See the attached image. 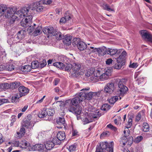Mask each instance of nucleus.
Returning a JSON list of instances; mask_svg holds the SVG:
<instances>
[{"label":"nucleus","instance_id":"nucleus-58","mask_svg":"<svg viewBox=\"0 0 152 152\" xmlns=\"http://www.w3.org/2000/svg\"><path fill=\"white\" fill-rule=\"evenodd\" d=\"M56 34L55 36H56L57 39L58 40H60L61 39V33L56 30Z\"/></svg>","mask_w":152,"mask_h":152},{"label":"nucleus","instance_id":"nucleus-39","mask_svg":"<svg viewBox=\"0 0 152 152\" xmlns=\"http://www.w3.org/2000/svg\"><path fill=\"white\" fill-rule=\"evenodd\" d=\"M110 107L111 106L109 104H105L102 105L101 109L102 110L107 111L110 109Z\"/></svg>","mask_w":152,"mask_h":152},{"label":"nucleus","instance_id":"nucleus-10","mask_svg":"<svg viewBox=\"0 0 152 152\" xmlns=\"http://www.w3.org/2000/svg\"><path fill=\"white\" fill-rule=\"evenodd\" d=\"M114 90V85L112 83H107L104 88V92L109 94L112 93Z\"/></svg>","mask_w":152,"mask_h":152},{"label":"nucleus","instance_id":"nucleus-50","mask_svg":"<svg viewBox=\"0 0 152 152\" xmlns=\"http://www.w3.org/2000/svg\"><path fill=\"white\" fill-rule=\"evenodd\" d=\"M16 119V116L15 115H13L12 116L10 119L11 123L10 124V126H12L14 124V123L15 122Z\"/></svg>","mask_w":152,"mask_h":152},{"label":"nucleus","instance_id":"nucleus-15","mask_svg":"<svg viewBox=\"0 0 152 152\" xmlns=\"http://www.w3.org/2000/svg\"><path fill=\"white\" fill-rule=\"evenodd\" d=\"M127 136L125 135L121 139L120 143L121 145H125L127 143H128V145L132 144L133 141L132 137L130 138V140H129L128 141L127 138Z\"/></svg>","mask_w":152,"mask_h":152},{"label":"nucleus","instance_id":"nucleus-57","mask_svg":"<svg viewBox=\"0 0 152 152\" xmlns=\"http://www.w3.org/2000/svg\"><path fill=\"white\" fill-rule=\"evenodd\" d=\"M107 127L115 132L117 130V129L115 127L113 126L110 124L107 125Z\"/></svg>","mask_w":152,"mask_h":152},{"label":"nucleus","instance_id":"nucleus-47","mask_svg":"<svg viewBox=\"0 0 152 152\" xmlns=\"http://www.w3.org/2000/svg\"><path fill=\"white\" fill-rule=\"evenodd\" d=\"M47 115L49 116L53 115L54 113V110L52 109H46Z\"/></svg>","mask_w":152,"mask_h":152},{"label":"nucleus","instance_id":"nucleus-36","mask_svg":"<svg viewBox=\"0 0 152 152\" xmlns=\"http://www.w3.org/2000/svg\"><path fill=\"white\" fill-rule=\"evenodd\" d=\"M40 147H42V144H36L32 146L31 149L33 151H39L40 149Z\"/></svg>","mask_w":152,"mask_h":152},{"label":"nucleus","instance_id":"nucleus-38","mask_svg":"<svg viewBox=\"0 0 152 152\" xmlns=\"http://www.w3.org/2000/svg\"><path fill=\"white\" fill-rule=\"evenodd\" d=\"M36 11L37 12H40L43 11L44 8L42 6H40V3L39 2L36 3Z\"/></svg>","mask_w":152,"mask_h":152},{"label":"nucleus","instance_id":"nucleus-12","mask_svg":"<svg viewBox=\"0 0 152 152\" xmlns=\"http://www.w3.org/2000/svg\"><path fill=\"white\" fill-rule=\"evenodd\" d=\"M26 34V31L24 30H21L18 31L16 35L14 36L16 41L19 42L24 38Z\"/></svg>","mask_w":152,"mask_h":152},{"label":"nucleus","instance_id":"nucleus-32","mask_svg":"<svg viewBox=\"0 0 152 152\" xmlns=\"http://www.w3.org/2000/svg\"><path fill=\"white\" fill-rule=\"evenodd\" d=\"M15 40L14 37L11 36H10V38L8 39L7 42L9 45H11L18 42Z\"/></svg>","mask_w":152,"mask_h":152},{"label":"nucleus","instance_id":"nucleus-48","mask_svg":"<svg viewBox=\"0 0 152 152\" xmlns=\"http://www.w3.org/2000/svg\"><path fill=\"white\" fill-rule=\"evenodd\" d=\"M61 59L62 61L63 62V63H64V64H67L68 62L69 59L68 58H67L66 56H63L61 57Z\"/></svg>","mask_w":152,"mask_h":152},{"label":"nucleus","instance_id":"nucleus-52","mask_svg":"<svg viewBox=\"0 0 152 152\" xmlns=\"http://www.w3.org/2000/svg\"><path fill=\"white\" fill-rule=\"evenodd\" d=\"M101 74L102 73L99 70L95 71L93 73L95 77L99 78Z\"/></svg>","mask_w":152,"mask_h":152},{"label":"nucleus","instance_id":"nucleus-51","mask_svg":"<svg viewBox=\"0 0 152 152\" xmlns=\"http://www.w3.org/2000/svg\"><path fill=\"white\" fill-rule=\"evenodd\" d=\"M132 124V120L131 118H128V120L127 122V124H126V127H127V128H130Z\"/></svg>","mask_w":152,"mask_h":152},{"label":"nucleus","instance_id":"nucleus-13","mask_svg":"<svg viewBox=\"0 0 152 152\" xmlns=\"http://www.w3.org/2000/svg\"><path fill=\"white\" fill-rule=\"evenodd\" d=\"M19 94L21 97L24 96L28 94L29 92V89L24 86H20L18 88Z\"/></svg>","mask_w":152,"mask_h":152},{"label":"nucleus","instance_id":"nucleus-45","mask_svg":"<svg viewBox=\"0 0 152 152\" xmlns=\"http://www.w3.org/2000/svg\"><path fill=\"white\" fill-rule=\"evenodd\" d=\"M31 66V68H37L39 66V63L37 61H34L32 62Z\"/></svg>","mask_w":152,"mask_h":152},{"label":"nucleus","instance_id":"nucleus-41","mask_svg":"<svg viewBox=\"0 0 152 152\" xmlns=\"http://www.w3.org/2000/svg\"><path fill=\"white\" fill-rule=\"evenodd\" d=\"M20 147L22 148H26L28 144L26 140L21 141L20 142Z\"/></svg>","mask_w":152,"mask_h":152},{"label":"nucleus","instance_id":"nucleus-42","mask_svg":"<svg viewBox=\"0 0 152 152\" xmlns=\"http://www.w3.org/2000/svg\"><path fill=\"white\" fill-rule=\"evenodd\" d=\"M21 97L18 93L16 94L15 96L12 97V102H17L18 99Z\"/></svg>","mask_w":152,"mask_h":152},{"label":"nucleus","instance_id":"nucleus-43","mask_svg":"<svg viewBox=\"0 0 152 152\" xmlns=\"http://www.w3.org/2000/svg\"><path fill=\"white\" fill-rule=\"evenodd\" d=\"M65 71L67 72H70L71 70L72 71V65L70 64H67L65 65Z\"/></svg>","mask_w":152,"mask_h":152},{"label":"nucleus","instance_id":"nucleus-24","mask_svg":"<svg viewBox=\"0 0 152 152\" xmlns=\"http://www.w3.org/2000/svg\"><path fill=\"white\" fill-rule=\"evenodd\" d=\"M118 96H112L108 98L107 100L110 104H113L118 99Z\"/></svg>","mask_w":152,"mask_h":152},{"label":"nucleus","instance_id":"nucleus-7","mask_svg":"<svg viewBox=\"0 0 152 152\" xmlns=\"http://www.w3.org/2000/svg\"><path fill=\"white\" fill-rule=\"evenodd\" d=\"M68 107L69 111L76 115H79L81 113L82 108L79 106H74L66 107Z\"/></svg>","mask_w":152,"mask_h":152},{"label":"nucleus","instance_id":"nucleus-1","mask_svg":"<svg viewBox=\"0 0 152 152\" xmlns=\"http://www.w3.org/2000/svg\"><path fill=\"white\" fill-rule=\"evenodd\" d=\"M16 7L7 8L5 11V16L6 17L10 18L15 15H18L20 18L25 17L20 23L21 25L24 27L28 26L31 22L33 16L35 14V9L28 7H24L20 10L16 11Z\"/></svg>","mask_w":152,"mask_h":152},{"label":"nucleus","instance_id":"nucleus-8","mask_svg":"<svg viewBox=\"0 0 152 152\" xmlns=\"http://www.w3.org/2000/svg\"><path fill=\"white\" fill-rule=\"evenodd\" d=\"M56 31L52 26L46 27L42 29L43 32L44 34L47 35H49L50 36H54L56 35Z\"/></svg>","mask_w":152,"mask_h":152},{"label":"nucleus","instance_id":"nucleus-6","mask_svg":"<svg viewBox=\"0 0 152 152\" xmlns=\"http://www.w3.org/2000/svg\"><path fill=\"white\" fill-rule=\"evenodd\" d=\"M111 142L108 143L107 141L101 142L100 148H96L95 152H108Z\"/></svg>","mask_w":152,"mask_h":152},{"label":"nucleus","instance_id":"nucleus-34","mask_svg":"<svg viewBox=\"0 0 152 152\" xmlns=\"http://www.w3.org/2000/svg\"><path fill=\"white\" fill-rule=\"evenodd\" d=\"M42 30V28L41 27H38L37 28H36L34 32V35L35 36H37L40 35L41 33Z\"/></svg>","mask_w":152,"mask_h":152},{"label":"nucleus","instance_id":"nucleus-55","mask_svg":"<svg viewBox=\"0 0 152 152\" xmlns=\"http://www.w3.org/2000/svg\"><path fill=\"white\" fill-rule=\"evenodd\" d=\"M143 137L141 136H138L134 140V142L136 143H138L143 139Z\"/></svg>","mask_w":152,"mask_h":152},{"label":"nucleus","instance_id":"nucleus-23","mask_svg":"<svg viewBox=\"0 0 152 152\" xmlns=\"http://www.w3.org/2000/svg\"><path fill=\"white\" fill-rule=\"evenodd\" d=\"M110 75V73L109 72H108L107 71H106L103 74L100 75L99 79L102 80H107L109 76Z\"/></svg>","mask_w":152,"mask_h":152},{"label":"nucleus","instance_id":"nucleus-21","mask_svg":"<svg viewBox=\"0 0 152 152\" xmlns=\"http://www.w3.org/2000/svg\"><path fill=\"white\" fill-rule=\"evenodd\" d=\"M126 51H123L119 56V57L116 58L118 61H120L122 62L123 61L124 63H125V57L126 55Z\"/></svg>","mask_w":152,"mask_h":152},{"label":"nucleus","instance_id":"nucleus-56","mask_svg":"<svg viewBox=\"0 0 152 152\" xmlns=\"http://www.w3.org/2000/svg\"><path fill=\"white\" fill-rule=\"evenodd\" d=\"M76 148V146L75 145H72L69 146L68 148V149L70 152H72L75 151Z\"/></svg>","mask_w":152,"mask_h":152},{"label":"nucleus","instance_id":"nucleus-22","mask_svg":"<svg viewBox=\"0 0 152 152\" xmlns=\"http://www.w3.org/2000/svg\"><path fill=\"white\" fill-rule=\"evenodd\" d=\"M25 129V128L22 126L20 129L19 131L17 132V137L18 138L22 137L25 134L26 132Z\"/></svg>","mask_w":152,"mask_h":152},{"label":"nucleus","instance_id":"nucleus-5","mask_svg":"<svg viewBox=\"0 0 152 152\" xmlns=\"http://www.w3.org/2000/svg\"><path fill=\"white\" fill-rule=\"evenodd\" d=\"M89 89L90 88L87 87L81 90L82 92H80V95H81L83 101L85 99L88 100H91L93 97L92 92L87 93L86 91H88Z\"/></svg>","mask_w":152,"mask_h":152},{"label":"nucleus","instance_id":"nucleus-30","mask_svg":"<svg viewBox=\"0 0 152 152\" xmlns=\"http://www.w3.org/2000/svg\"><path fill=\"white\" fill-rule=\"evenodd\" d=\"M53 65L56 67L60 69H62L64 67L65 65L61 62H56L53 64Z\"/></svg>","mask_w":152,"mask_h":152},{"label":"nucleus","instance_id":"nucleus-20","mask_svg":"<svg viewBox=\"0 0 152 152\" xmlns=\"http://www.w3.org/2000/svg\"><path fill=\"white\" fill-rule=\"evenodd\" d=\"M72 37L71 36L66 35L63 40L64 43L66 45H70L71 43Z\"/></svg>","mask_w":152,"mask_h":152},{"label":"nucleus","instance_id":"nucleus-26","mask_svg":"<svg viewBox=\"0 0 152 152\" xmlns=\"http://www.w3.org/2000/svg\"><path fill=\"white\" fill-rule=\"evenodd\" d=\"M71 18L70 17L67 13H66L64 15V17H62L60 20V23H64L66 22L67 20H69Z\"/></svg>","mask_w":152,"mask_h":152},{"label":"nucleus","instance_id":"nucleus-54","mask_svg":"<svg viewBox=\"0 0 152 152\" xmlns=\"http://www.w3.org/2000/svg\"><path fill=\"white\" fill-rule=\"evenodd\" d=\"M114 145V143L113 141L111 142V144L109 146L108 152H113V147Z\"/></svg>","mask_w":152,"mask_h":152},{"label":"nucleus","instance_id":"nucleus-62","mask_svg":"<svg viewBox=\"0 0 152 152\" xmlns=\"http://www.w3.org/2000/svg\"><path fill=\"white\" fill-rule=\"evenodd\" d=\"M40 150H39V151L40 152H47V150L46 149V148L45 147V145H42V147H40Z\"/></svg>","mask_w":152,"mask_h":152},{"label":"nucleus","instance_id":"nucleus-61","mask_svg":"<svg viewBox=\"0 0 152 152\" xmlns=\"http://www.w3.org/2000/svg\"><path fill=\"white\" fill-rule=\"evenodd\" d=\"M129 128H127V127L126 126V128H125V130L124 131V135H126V136H128L129 135V133L130 131L128 129Z\"/></svg>","mask_w":152,"mask_h":152},{"label":"nucleus","instance_id":"nucleus-16","mask_svg":"<svg viewBox=\"0 0 152 152\" xmlns=\"http://www.w3.org/2000/svg\"><path fill=\"white\" fill-rule=\"evenodd\" d=\"M106 48L104 46L100 48H95L93 50L92 52H97L99 54L101 55H104L106 54Z\"/></svg>","mask_w":152,"mask_h":152},{"label":"nucleus","instance_id":"nucleus-60","mask_svg":"<svg viewBox=\"0 0 152 152\" xmlns=\"http://www.w3.org/2000/svg\"><path fill=\"white\" fill-rule=\"evenodd\" d=\"M141 115L140 112L139 113L136 117L135 121L137 122L139 121L141 119Z\"/></svg>","mask_w":152,"mask_h":152},{"label":"nucleus","instance_id":"nucleus-59","mask_svg":"<svg viewBox=\"0 0 152 152\" xmlns=\"http://www.w3.org/2000/svg\"><path fill=\"white\" fill-rule=\"evenodd\" d=\"M43 4H49L52 2V0H42L41 1Z\"/></svg>","mask_w":152,"mask_h":152},{"label":"nucleus","instance_id":"nucleus-49","mask_svg":"<svg viewBox=\"0 0 152 152\" xmlns=\"http://www.w3.org/2000/svg\"><path fill=\"white\" fill-rule=\"evenodd\" d=\"M94 73V71L93 70L91 69H88L87 70V72L85 73V75L87 77H89L91 76Z\"/></svg>","mask_w":152,"mask_h":152},{"label":"nucleus","instance_id":"nucleus-64","mask_svg":"<svg viewBox=\"0 0 152 152\" xmlns=\"http://www.w3.org/2000/svg\"><path fill=\"white\" fill-rule=\"evenodd\" d=\"M47 64V63L45 60H44L40 64L39 66L41 68H42L45 66Z\"/></svg>","mask_w":152,"mask_h":152},{"label":"nucleus","instance_id":"nucleus-25","mask_svg":"<svg viewBox=\"0 0 152 152\" xmlns=\"http://www.w3.org/2000/svg\"><path fill=\"white\" fill-rule=\"evenodd\" d=\"M78 48L80 50H84L87 48L86 44L84 42L81 41L77 46Z\"/></svg>","mask_w":152,"mask_h":152},{"label":"nucleus","instance_id":"nucleus-18","mask_svg":"<svg viewBox=\"0 0 152 152\" xmlns=\"http://www.w3.org/2000/svg\"><path fill=\"white\" fill-rule=\"evenodd\" d=\"M72 71L74 73H76L81 69V65L79 63H73L72 65Z\"/></svg>","mask_w":152,"mask_h":152},{"label":"nucleus","instance_id":"nucleus-17","mask_svg":"<svg viewBox=\"0 0 152 152\" xmlns=\"http://www.w3.org/2000/svg\"><path fill=\"white\" fill-rule=\"evenodd\" d=\"M22 126L27 129L28 131H29L32 128L33 126L32 125L31 122L30 121L26 120L23 122Z\"/></svg>","mask_w":152,"mask_h":152},{"label":"nucleus","instance_id":"nucleus-29","mask_svg":"<svg viewBox=\"0 0 152 152\" xmlns=\"http://www.w3.org/2000/svg\"><path fill=\"white\" fill-rule=\"evenodd\" d=\"M47 115L46 109L44 108L38 114V116L40 118H43Z\"/></svg>","mask_w":152,"mask_h":152},{"label":"nucleus","instance_id":"nucleus-27","mask_svg":"<svg viewBox=\"0 0 152 152\" xmlns=\"http://www.w3.org/2000/svg\"><path fill=\"white\" fill-rule=\"evenodd\" d=\"M116 61L117 63L114 66L113 68L116 69H120L123 65H124L125 64L123 61L121 62L120 61H118L117 60Z\"/></svg>","mask_w":152,"mask_h":152},{"label":"nucleus","instance_id":"nucleus-11","mask_svg":"<svg viewBox=\"0 0 152 152\" xmlns=\"http://www.w3.org/2000/svg\"><path fill=\"white\" fill-rule=\"evenodd\" d=\"M140 34L142 38L152 43V34L146 30L140 31Z\"/></svg>","mask_w":152,"mask_h":152},{"label":"nucleus","instance_id":"nucleus-33","mask_svg":"<svg viewBox=\"0 0 152 152\" xmlns=\"http://www.w3.org/2000/svg\"><path fill=\"white\" fill-rule=\"evenodd\" d=\"M142 130L144 132H147L149 130V126L147 123H144L142 125Z\"/></svg>","mask_w":152,"mask_h":152},{"label":"nucleus","instance_id":"nucleus-3","mask_svg":"<svg viewBox=\"0 0 152 152\" xmlns=\"http://www.w3.org/2000/svg\"><path fill=\"white\" fill-rule=\"evenodd\" d=\"M128 91V88L127 87L122 83H119L116 94L118 95L120 100L121 99V97L124 96L126 94Z\"/></svg>","mask_w":152,"mask_h":152},{"label":"nucleus","instance_id":"nucleus-19","mask_svg":"<svg viewBox=\"0 0 152 152\" xmlns=\"http://www.w3.org/2000/svg\"><path fill=\"white\" fill-rule=\"evenodd\" d=\"M56 122L59 125H62L66 128V124L65 123V120L63 117H59L56 119Z\"/></svg>","mask_w":152,"mask_h":152},{"label":"nucleus","instance_id":"nucleus-44","mask_svg":"<svg viewBox=\"0 0 152 152\" xmlns=\"http://www.w3.org/2000/svg\"><path fill=\"white\" fill-rule=\"evenodd\" d=\"M14 66L12 64L7 65L5 66V69L9 71H11L14 69Z\"/></svg>","mask_w":152,"mask_h":152},{"label":"nucleus","instance_id":"nucleus-40","mask_svg":"<svg viewBox=\"0 0 152 152\" xmlns=\"http://www.w3.org/2000/svg\"><path fill=\"white\" fill-rule=\"evenodd\" d=\"M118 51L117 49H109L107 51L108 54L110 55H113L115 54Z\"/></svg>","mask_w":152,"mask_h":152},{"label":"nucleus","instance_id":"nucleus-37","mask_svg":"<svg viewBox=\"0 0 152 152\" xmlns=\"http://www.w3.org/2000/svg\"><path fill=\"white\" fill-rule=\"evenodd\" d=\"M81 41L78 38H75L73 39L72 42V45L75 46H77Z\"/></svg>","mask_w":152,"mask_h":152},{"label":"nucleus","instance_id":"nucleus-35","mask_svg":"<svg viewBox=\"0 0 152 152\" xmlns=\"http://www.w3.org/2000/svg\"><path fill=\"white\" fill-rule=\"evenodd\" d=\"M20 85V83L18 81H15L11 84L10 86L12 88H16Z\"/></svg>","mask_w":152,"mask_h":152},{"label":"nucleus","instance_id":"nucleus-53","mask_svg":"<svg viewBox=\"0 0 152 152\" xmlns=\"http://www.w3.org/2000/svg\"><path fill=\"white\" fill-rule=\"evenodd\" d=\"M144 78L140 77L137 80V82L138 85H142L144 84Z\"/></svg>","mask_w":152,"mask_h":152},{"label":"nucleus","instance_id":"nucleus-63","mask_svg":"<svg viewBox=\"0 0 152 152\" xmlns=\"http://www.w3.org/2000/svg\"><path fill=\"white\" fill-rule=\"evenodd\" d=\"M104 9L109 11H114V10L113 9L110 8L108 5L107 4H106L105 5Z\"/></svg>","mask_w":152,"mask_h":152},{"label":"nucleus","instance_id":"nucleus-31","mask_svg":"<svg viewBox=\"0 0 152 152\" xmlns=\"http://www.w3.org/2000/svg\"><path fill=\"white\" fill-rule=\"evenodd\" d=\"M7 9V7L5 5L0 6V16L5 15V11Z\"/></svg>","mask_w":152,"mask_h":152},{"label":"nucleus","instance_id":"nucleus-14","mask_svg":"<svg viewBox=\"0 0 152 152\" xmlns=\"http://www.w3.org/2000/svg\"><path fill=\"white\" fill-rule=\"evenodd\" d=\"M56 140L53 138L52 141H48L46 142L45 144V145L47 150H50L54 147L55 145H58V143H56Z\"/></svg>","mask_w":152,"mask_h":152},{"label":"nucleus","instance_id":"nucleus-28","mask_svg":"<svg viewBox=\"0 0 152 152\" xmlns=\"http://www.w3.org/2000/svg\"><path fill=\"white\" fill-rule=\"evenodd\" d=\"M31 67L30 65H25L23 66L21 69V70L24 72H28L31 71Z\"/></svg>","mask_w":152,"mask_h":152},{"label":"nucleus","instance_id":"nucleus-46","mask_svg":"<svg viewBox=\"0 0 152 152\" xmlns=\"http://www.w3.org/2000/svg\"><path fill=\"white\" fill-rule=\"evenodd\" d=\"M9 88V84L6 83L0 84V88L3 89H6Z\"/></svg>","mask_w":152,"mask_h":152},{"label":"nucleus","instance_id":"nucleus-9","mask_svg":"<svg viewBox=\"0 0 152 152\" xmlns=\"http://www.w3.org/2000/svg\"><path fill=\"white\" fill-rule=\"evenodd\" d=\"M66 137L65 132L63 131H59L57 134L56 137L54 138L56 140V143L59 145L61 143V141L64 140Z\"/></svg>","mask_w":152,"mask_h":152},{"label":"nucleus","instance_id":"nucleus-4","mask_svg":"<svg viewBox=\"0 0 152 152\" xmlns=\"http://www.w3.org/2000/svg\"><path fill=\"white\" fill-rule=\"evenodd\" d=\"M102 115L99 112H96L95 114H89L84 118L82 121L83 124L90 123L93 121L94 118L98 119Z\"/></svg>","mask_w":152,"mask_h":152},{"label":"nucleus","instance_id":"nucleus-2","mask_svg":"<svg viewBox=\"0 0 152 152\" xmlns=\"http://www.w3.org/2000/svg\"><path fill=\"white\" fill-rule=\"evenodd\" d=\"M83 99L81 95L80 92L76 94L75 97L72 99L66 100L64 103L65 107L78 106L81 102L83 101Z\"/></svg>","mask_w":152,"mask_h":152}]
</instances>
